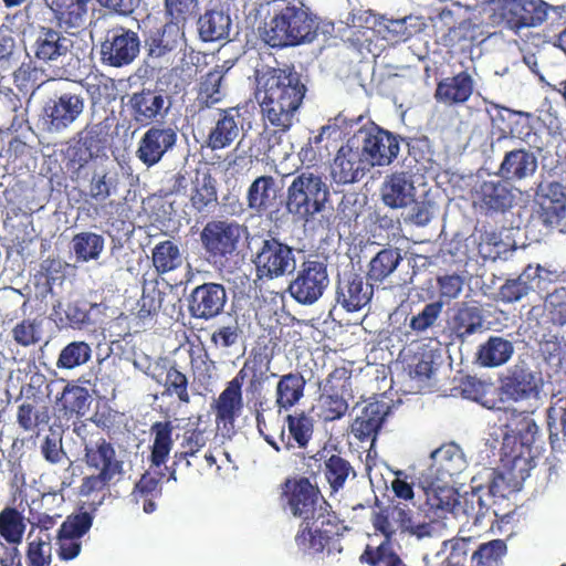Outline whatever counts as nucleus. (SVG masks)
<instances>
[{
    "mask_svg": "<svg viewBox=\"0 0 566 566\" xmlns=\"http://www.w3.org/2000/svg\"><path fill=\"white\" fill-rule=\"evenodd\" d=\"M511 491L506 478L494 469L484 468L472 479V491L464 495L459 494L454 489L440 490L438 495L430 493L426 501L431 518L444 522L448 526V514L459 521H467L472 517L478 522L499 500H503Z\"/></svg>",
    "mask_w": 566,
    "mask_h": 566,
    "instance_id": "nucleus-1",
    "label": "nucleus"
},
{
    "mask_svg": "<svg viewBox=\"0 0 566 566\" xmlns=\"http://www.w3.org/2000/svg\"><path fill=\"white\" fill-rule=\"evenodd\" d=\"M306 92L301 76L292 69L272 70L258 80L255 98L266 125L285 133L298 122V108Z\"/></svg>",
    "mask_w": 566,
    "mask_h": 566,
    "instance_id": "nucleus-2",
    "label": "nucleus"
},
{
    "mask_svg": "<svg viewBox=\"0 0 566 566\" xmlns=\"http://www.w3.org/2000/svg\"><path fill=\"white\" fill-rule=\"evenodd\" d=\"M85 463L96 473L83 478L80 494L90 497L99 495L97 504H102L109 488L120 482L125 475L122 452L102 437L91 436L84 440Z\"/></svg>",
    "mask_w": 566,
    "mask_h": 566,
    "instance_id": "nucleus-3",
    "label": "nucleus"
},
{
    "mask_svg": "<svg viewBox=\"0 0 566 566\" xmlns=\"http://www.w3.org/2000/svg\"><path fill=\"white\" fill-rule=\"evenodd\" d=\"M329 197L327 178L316 170L305 169L292 176L285 208L294 220L306 224L326 210Z\"/></svg>",
    "mask_w": 566,
    "mask_h": 566,
    "instance_id": "nucleus-4",
    "label": "nucleus"
},
{
    "mask_svg": "<svg viewBox=\"0 0 566 566\" xmlns=\"http://www.w3.org/2000/svg\"><path fill=\"white\" fill-rule=\"evenodd\" d=\"M494 109L495 115H491L490 150L494 154L497 150L505 149L496 176L511 185H523L537 171V155L527 148L506 149L514 139L511 132L502 128L499 122L504 119L503 113L511 114L507 109L501 111L496 107Z\"/></svg>",
    "mask_w": 566,
    "mask_h": 566,
    "instance_id": "nucleus-5",
    "label": "nucleus"
},
{
    "mask_svg": "<svg viewBox=\"0 0 566 566\" xmlns=\"http://www.w3.org/2000/svg\"><path fill=\"white\" fill-rule=\"evenodd\" d=\"M533 410L526 408L522 412H511L505 424L492 433L495 443L492 447H499L500 454L505 455L514 468L533 457L532 448L541 440L539 428L531 416Z\"/></svg>",
    "mask_w": 566,
    "mask_h": 566,
    "instance_id": "nucleus-6",
    "label": "nucleus"
},
{
    "mask_svg": "<svg viewBox=\"0 0 566 566\" xmlns=\"http://www.w3.org/2000/svg\"><path fill=\"white\" fill-rule=\"evenodd\" d=\"M373 525L386 538L394 539L398 533L408 534L417 539L441 537L447 531L444 522L431 518L428 512L422 516L406 504L387 506L373 517Z\"/></svg>",
    "mask_w": 566,
    "mask_h": 566,
    "instance_id": "nucleus-7",
    "label": "nucleus"
},
{
    "mask_svg": "<svg viewBox=\"0 0 566 566\" xmlns=\"http://www.w3.org/2000/svg\"><path fill=\"white\" fill-rule=\"evenodd\" d=\"M316 36V23L303 3H287L265 24L262 38L273 48L312 42Z\"/></svg>",
    "mask_w": 566,
    "mask_h": 566,
    "instance_id": "nucleus-8",
    "label": "nucleus"
},
{
    "mask_svg": "<svg viewBox=\"0 0 566 566\" xmlns=\"http://www.w3.org/2000/svg\"><path fill=\"white\" fill-rule=\"evenodd\" d=\"M431 464L420 474L419 484L426 494V501L430 493L440 490L453 489L452 478L460 474L467 467L462 450L454 443H449L434 450L431 455Z\"/></svg>",
    "mask_w": 566,
    "mask_h": 566,
    "instance_id": "nucleus-9",
    "label": "nucleus"
},
{
    "mask_svg": "<svg viewBox=\"0 0 566 566\" xmlns=\"http://www.w3.org/2000/svg\"><path fill=\"white\" fill-rule=\"evenodd\" d=\"M548 10L560 14L563 8L551 7L543 0H501L494 18L495 22L520 32L524 28L542 24L547 19Z\"/></svg>",
    "mask_w": 566,
    "mask_h": 566,
    "instance_id": "nucleus-10",
    "label": "nucleus"
},
{
    "mask_svg": "<svg viewBox=\"0 0 566 566\" xmlns=\"http://www.w3.org/2000/svg\"><path fill=\"white\" fill-rule=\"evenodd\" d=\"M544 380L541 371L532 369L525 360H518L507 369L503 391L512 400L536 409L541 402Z\"/></svg>",
    "mask_w": 566,
    "mask_h": 566,
    "instance_id": "nucleus-11",
    "label": "nucleus"
},
{
    "mask_svg": "<svg viewBox=\"0 0 566 566\" xmlns=\"http://www.w3.org/2000/svg\"><path fill=\"white\" fill-rule=\"evenodd\" d=\"M254 264L259 279H277L296 269L294 249L279 239H262L255 252Z\"/></svg>",
    "mask_w": 566,
    "mask_h": 566,
    "instance_id": "nucleus-12",
    "label": "nucleus"
},
{
    "mask_svg": "<svg viewBox=\"0 0 566 566\" xmlns=\"http://www.w3.org/2000/svg\"><path fill=\"white\" fill-rule=\"evenodd\" d=\"M329 284L326 265L321 261H305L289 285L291 296L303 305L316 303Z\"/></svg>",
    "mask_w": 566,
    "mask_h": 566,
    "instance_id": "nucleus-13",
    "label": "nucleus"
},
{
    "mask_svg": "<svg viewBox=\"0 0 566 566\" xmlns=\"http://www.w3.org/2000/svg\"><path fill=\"white\" fill-rule=\"evenodd\" d=\"M139 51L138 34L122 25L108 29L101 44L103 63L115 67L130 64L138 56Z\"/></svg>",
    "mask_w": 566,
    "mask_h": 566,
    "instance_id": "nucleus-14",
    "label": "nucleus"
},
{
    "mask_svg": "<svg viewBox=\"0 0 566 566\" xmlns=\"http://www.w3.org/2000/svg\"><path fill=\"white\" fill-rule=\"evenodd\" d=\"M370 167L389 165L399 153V140L391 133L371 125L353 135Z\"/></svg>",
    "mask_w": 566,
    "mask_h": 566,
    "instance_id": "nucleus-15",
    "label": "nucleus"
},
{
    "mask_svg": "<svg viewBox=\"0 0 566 566\" xmlns=\"http://www.w3.org/2000/svg\"><path fill=\"white\" fill-rule=\"evenodd\" d=\"M84 108L85 98L81 93L70 91L51 97L44 106L48 129L51 133L66 130L78 119Z\"/></svg>",
    "mask_w": 566,
    "mask_h": 566,
    "instance_id": "nucleus-16",
    "label": "nucleus"
},
{
    "mask_svg": "<svg viewBox=\"0 0 566 566\" xmlns=\"http://www.w3.org/2000/svg\"><path fill=\"white\" fill-rule=\"evenodd\" d=\"M244 228L234 221L216 220L208 222L200 233L206 251L213 258L232 254Z\"/></svg>",
    "mask_w": 566,
    "mask_h": 566,
    "instance_id": "nucleus-17",
    "label": "nucleus"
},
{
    "mask_svg": "<svg viewBox=\"0 0 566 566\" xmlns=\"http://www.w3.org/2000/svg\"><path fill=\"white\" fill-rule=\"evenodd\" d=\"M284 500L287 510L295 517L302 518L303 523L315 520L319 513H324L318 491L306 479L286 483Z\"/></svg>",
    "mask_w": 566,
    "mask_h": 566,
    "instance_id": "nucleus-18",
    "label": "nucleus"
},
{
    "mask_svg": "<svg viewBox=\"0 0 566 566\" xmlns=\"http://www.w3.org/2000/svg\"><path fill=\"white\" fill-rule=\"evenodd\" d=\"M366 159L354 136L343 145L332 165V176L338 184L359 181L370 170Z\"/></svg>",
    "mask_w": 566,
    "mask_h": 566,
    "instance_id": "nucleus-19",
    "label": "nucleus"
},
{
    "mask_svg": "<svg viewBox=\"0 0 566 566\" xmlns=\"http://www.w3.org/2000/svg\"><path fill=\"white\" fill-rule=\"evenodd\" d=\"M127 107L135 123L148 126L159 123L166 117L170 102L160 91L143 90L129 96Z\"/></svg>",
    "mask_w": 566,
    "mask_h": 566,
    "instance_id": "nucleus-20",
    "label": "nucleus"
},
{
    "mask_svg": "<svg viewBox=\"0 0 566 566\" xmlns=\"http://www.w3.org/2000/svg\"><path fill=\"white\" fill-rule=\"evenodd\" d=\"M389 405L385 401H370L357 403L353 408L354 419L350 426L352 434L360 442L370 447L389 413Z\"/></svg>",
    "mask_w": 566,
    "mask_h": 566,
    "instance_id": "nucleus-21",
    "label": "nucleus"
},
{
    "mask_svg": "<svg viewBox=\"0 0 566 566\" xmlns=\"http://www.w3.org/2000/svg\"><path fill=\"white\" fill-rule=\"evenodd\" d=\"M227 292L222 284L203 283L195 287L188 297V311L191 317L209 321L224 308Z\"/></svg>",
    "mask_w": 566,
    "mask_h": 566,
    "instance_id": "nucleus-22",
    "label": "nucleus"
},
{
    "mask_svg": "<svg viewBox=\"0 0 566 566\" xmlns=\"http://www.w3.org/2000/svg\"><path fill=\"white\" fill-rule=\"evenodd\" d=\"M177 142V133L169 126H151L138 142L136 157L146 166L158 164Z\"/></svg>",
    "mask_w": 566,
    "mask_h": 566,
    "instance_id": "nucleus-23",
    "label": "nucleus"
},
{
    "mask_svg": "<svg viewBox=\"0 0 566 566\" xmlns=\"http://www.w3.org/2000/svg\"><path fill=\"white\" fill-rule=\"evenodd\" d=\"M548 271L541 265H527L523 272L513 279H507L499 289V297L504 303L520 302L531 292L543 290Z\"/></svg>",
    "mask_w": 566,
    "mask_h": 566,
    "instance_id": "nucleus-24",
    "label": "nucleus"
},
{
    "mask_svg": "<svg viewBox=\"0 0 566 566\" xmlns=\"http://www.w3.org/2000/svg\"><path fill=\"white\" fill-rule=\"evenodd\" d=\"M92 516L84 512L62 523L56 539L59 556L64 560L75 558L81 552V537L91 528Z\"/></svg>",
    "mask_w": 566,
    "mask_h": 566,
    "instance_id": "nucleus-25",
    "label": "nucleus"
},
{
    "mask_svg": "<svg viewBox=\"0 0 566 566\" xmlns=\"http://www.w3.org/2000/svg\"><path fill=\"white\" fill-rule=\"evenodd\" d=\"M334 534V526L328 517L319 513L315 520L302 523L295 542L303 552L316 554L323 552Z\"/></svg>",
    "mask_w": 566,
    "mask_h": 566,
    "instance_id": "nucleus-26",
    "label": "nucleus"
},
{
    "mask_svg": "<svg viewBox=\"0 0 566 566\" xmlns=\"http://www.w3.org/2000/svg\"><path fill=\"white\" fill-rule=\"evenodd\" d=\"M381 199L392 209L405 208L415 202L416 187L409 172H395L387 176L381 186Z\"/></svg>",
    "mask_w": 566,
    "mask_h": 566,
    "instance_id": "nucleus-27",
    "label": "nucleus"
},
{
    "mask_svg": "<svg viewBox=\"0 0 566 566\" xmlns=\"http://www.w3.org/2000/svg\"><path fill=\"white\" fill-rule=\"evenodd\" d=\"M474 88L473 76L464 71L441 80L437 84L434 98L446 106H455L465 103L473 94Z\"/></svg>",
    "mask_w": 566,
    "mask_h": 566,
    "instance_id": "nucleus-28",
    "label": "nucleus"
},
{
    "mask_svg": "<svg viewBox=\"0 0 566 566\" xmlns=\"http://www.w3.org/2000/svg\"><path fill=\"white\" fill-rule=\"evenodd\" d=\"M513 199L512 185L503 179L486 180L475 188L474 203L485 210L504 211Z\"/></svg>",
    "mask_w": 566,
    "mask_h": 566,
    "instance_id": "nucleus-29",
    "label": "nucleus"
},
{
    "mask_svg": "<svg viewBox=\"0 0 566 566\" xmlns=\"http://www.w3.org/2000/svg\"><path fill=\"white\" fill-rule=\"evenodd\" d=\"M271 363L272 358L265 352L253 349L234 379L243 385L244 379L249 378L248 391L252 394L259 392L270 377L276 376L275 374L269 375Z\"/></svg>",
    "mask_w": 566,
    "mask_h": 566,
    "instance_id": "nucleus-30",
    "label": "nucleus"
},
{
    "mask_svg": "<svg viewBox=\"0 0 566 566\" xmlns=\"http://www.w3.org/2000/svg\"><path fill=\"white\" fill-rule=\"evenodd\" d=\"M217 181L208 171H196L191 179L190 207L202 217L214 211L218 203Z\"/></svg>",
    "mask_w": 566,
    "mask_h": 566,
    "instance_id": "nucleus-31",
    "label": "nucleus"
},
{
    "mask_svg": "<svg viewBox=\"0 0 566 566\" xmlns=\"http://www.w3.org/2000/svg\"><path fill=\"white\" fill-rule=\"evenodd\" d=\"M371 296L373 286L357 275L340 280L336 290V302L347 312L361 310Z\"/></svg>",
    "mask_w": 566,
    "mask_h": 566,
    "instance_id": "nucleus-32",
    "label": "nucleus"
},
{
    "mask_svg": "<svg viewBox=\"0 0 566 566\" xmlns=\"http://www.w3.org/2000/svg\"><path fill=\"white\" fill-rule=\"evenodd\" d=\"M280 187L272 176L258 177L247 193L248 207L258 214H263L276 206Z\"/></svg>",
    "mask_w": 566,
    "mask_h": 566,
    "instance_id": "nucleus-33",
    "label": "nucleus"
},
{
    "mask_svg": "<svg viewBox=\"0 0 566 566\" xmlns=\"http://www.w3.org/2000/svg\"><path fill=\"white\" fill-rule=\"evenodd\" d=\"M305 385L306 380L301 373L280 376L274 390V403L279 413L291 410L303 399Z\"/></svg>",
    "mask_w": 566,
    "mask_h": 566,
    "instance_id": "nucleus-34",
    "label": "nucleus"
},
{
    "mask_svg": "<svg viewBox=\"0 0 566 566\" xmlns=\"http://www.w3.org/2000/svg\"><path fill=\"white\" fill-rule=\"evenodd\" d=\"M72 46L70 36L52 29H42L35 42V56L43 62H56L65 57Z\"/></svg>",
    "mask_w": 566,
    "mask_h": 566,
    "instance_id": "nucleus-35",
    "label": "nucleus"
},
{
    "mask_svg": "<svg viewBox=\"0 0 566 566\" xmlns=\"http://www.w3.org/2000/svg\"><path fill=\"white\" fill-rule=\"evenodd\" d=\"M514 345L502 336H490L478 347L476 363L486 368H496L506 364L514 354Z\"/></svg>",
    "mask_w": 566,
    "mask_h": 566,
    "instance_id": "nucleus-36",
    "label": "nucleus"
},
{
    "mask_svg": "<svg viewBox=\"0 0 566 566\" xmlns=\"http://www.w3.org/2000/svg\"><path fill=\"white\" fill-rule=\"evenodd\" d=\"M239 122L240 115L235 108L222 111L220 118L209 133V147L216 150L230 146L240 134Z\"/></svg>",
    "mask_w": 566,
    "mask_h": 566,
    "instance_id": "nucleus-37",
    "label": "nucleus"
},
{
    "mask_svg": "<svg viewBox=\"0 0 566 566\" xmlns=\"http://www.w3.org/2000/svg\"><path fill=\"white\" fill-rule=\"evenodd\" d=\"M226 71L222 66H216L202 75L198 83V104L205 107H212L220 103L227 95L224 82Z\"/></svg>",
    "mask_w": 566,
    "mask_h": 566,
    "instance_id": "nucleus-38",
    "label": "nucleus"
},
{
    "mask_svg": "<svg viewBox=\"0 0 566 566\" xmlns=\"http://www.w3.org/2000/svg\"><path fill=\"white\" fill-rule=\"evenodd\" d=\"M46 318L36 315L34 317H27L18 322L10 331V336L13 342L24 348L36 346L45 340L46 336Z\"/></svg>",
    "mask_w": 566,
    "mask_h": 566,
    "instance_id": "nucleus-39",
    "label": "nucleus"
},
{
    "mask_svg": "<svg viewBox=\"0 0 566 566\" xmlns=\"http://www.w3.org/2000/svg\"><path fill=\"white\" fill-rule=\"evenodd\" d=\"M197 24L200 39L214 42L228 39L231 19L221 10H210L199 18Z\"/></svg>",
    "mask_w": 566,
    "mask_h": 566,
    "instance_id": "nucleus-40",
    "label": "nucleus"
},
{
    "mask_svg": "<svg viewBox=\"0 0 566 566\" xmlns=\"http://www.w3.org/2000/svg\"><path fill=\"white\" fill-rule=\"evenodd\" d=\"M243 408L242 385L237 379L228 382L226 389L220 394L217 402V420L224 426L232 423Z\"/></svg>",
    "mask_w": 566,
    "mask_h": 566,
    "instance_id": "nucleus-41",
    "label": "nucleus"
},
{
    "mask_svg": "<svg viewBox=\"0 0 566 566\" xmlns=\"http://www.w3.org/2000/svg\"><path fill=\"white\" fill-rule=\"evenodd\" d=\"M181 45L182 38L177 23L166 24L147 41L148 54L156 59L168 57Z\"/></svg>",
    "mask_w": 566,
    "mask_h": 566,
    "instance_id": "nucleus-42",
    "label": "nucleus"
},
{
    "mask_svg": "<svg viewBox=\"0 0 566 566\" xmlns=\"http://www.w3.org/2000/svg\"><path fill=\"white\" fill-rule=\"evenodd\" d=\"M452 328L462 340L480 333L483 328L481 308L475 305L462 304L452 317Z\"/></svg>",
    "mask_w": 566,
    "mask_h": 566,
    "instance_id": "nucleus-43",
    "label": "nucleus"
},
{
    "mask_svg": "<svg viewBox=\"0 0 566 566\" xmlns=\"http://www.w3.org/2000/svg\"><path fill=\"white\" fill-rule=\"evenodd\" d=\"M403 261L396 248L380 250L369 262L368 277L374 282H384L390 277Z\"/></svg>",
    "mask_w": 566,
    "mask_h": 566,
    "instance_id": "nucleus-44",
    "label": "nucleus"
},
{
    "mask_svg": "<svg viewBox=\"0 0 566 566\" xmlns=\"http://www.w3.org/2000/svg\"><path fill=\"white\" fill-rule=\"evenodd\" d=\"M27 558L32 566H50L52 562V536L49 532L32 527L28 535Z\"/></svg>",
    "mask_w": 566,
    "mask_h": 566,
    "instance_id": "nucleus-45",
    "label": "nucleus"
},
{
    "mask_svg": "<svg viewBox=\"0 0 566 566\" xmlns=\"http://www.w3.org/2000/svg\"><path fill=\"white\" fill-rule=\"evenodd\" d=\"M286 423L290 431L287 436V440H285V433L282 430L280 434V440L283 443L285 449H291L293 444L291 443V439H293L298 448H305L312 437L313 433V420L304 412L287 415Z\"/></svg>",
    "mask_w": 566,
    "mask_h": 566,
    "instance_id": "nucleus-46",
    "label": "nucleus"
},
{
    "mask_svg": "<svg viewBox=\"0 0 566 566\" xmlns=\"http://www.w3.org/2000/svg\"><path fill=\"white\" fill-rule=\"evenodd\" d=\"M210 339L217 349L227 353L237 352L243 343V331L237 318H229L214 328Z\"/></svg>",
    "mask_w": 566,
    "mask_h": 566,
    "instance_id": "nucleus-47",
    "label": "nucleus"
},
{
    "mask_svg": "<svg viewBox=\"0 0 566 566\" xmlns=\"http://www.w3.org/2000/svg\"><path fill=\"white\" fill-rule=\"evenodd\" d=\"M150 431L154 434L150 461L158 468L167 461L172 449V424L169 421H158L151 426Z\"/></svg>",
    "mask_w": 566,
    "mask_h": 566,
    "instance_id": "nucleus-48",
    "label": "nucleus"
},
{
    "mask_svg": "<svg viewBox=\"0 0 566 566\" xmlns=\"http://www.w3.org/2000/svg\"><path fill=\"white\" fill-rule=\"evenodd\" d=\"M25 528V517L15 507L8 506L0 512V536L8 544H21Z\"/></svg>",
    "mask_w": 566,
    "mask_h": 566,
    "instance_id": "nucleus-49",
    "label": "nucleus"
},
{
    "mask_svg": "<svg viewBox=\"0 0 566 566\" xmlns=\"http://www.w3.org/2000/svg\"><path fill=\"white\" fill-rule=\"evenodd\" d=\"M324 473L333 492L343 489L348 480H353L356 476L352 464L337 454L331 455L325 461Z\"/></svg>",
    "mask_w": 566,
    "mask_h": 566,
    "instance_id": "nucleus-50",
    "label": "nucleus"
},
{
    "mask_svg": "<svg viewBox=\"0 0 566 566\" xmlns=\"http://www.w3.org/2000/svg\"><path fill=\"white\" fill-rule=\"evenodd\" d=\"M182 253L178 245L166 240L155 245L153 250V263L157 272L167 273L181 266Z\"/></svg>",
    "mask_w": 566,
    "mask_h": 566,
    "instance_id": "nucleus-51",
    "label": "nucleus"
},
{
    "mask_svg": "<svg viewBox=\"0 0 566 566\" xmlns=\"http://www.w3.org/2000/svg\"><path fill=\"white\" fill-rule=\"evenodd\" d=\"M104 238L94 232H81L74 235L72 249L78 261L97 260L104 250Z\"/></svg>",
    "mask_w": 566,
    "mask_h": 566,
    "instance_id": "nucleus-52",
    "label": "nucleus"
},
{
    "mask_svg": "<svg viewBox=\"0 0 566 566\" xmlns=\"http://www.w3.org/2000/svg\"><path fill=\"white\" fill-rule=\"evenodd\" d=\"M548 428L552 448H566V399L558 400L557 405L548 410Z\"/></svg>",
    "mask_w": 566,
    "mask_h": 566,
    "instance_id": "nucleus-53",
    "label": "nucleus"
},
{
    "mask_svg": "<svg viewBox=\"0 0 566 566\" xmlns=\"http://www.w3.org/2000/svg\"><path fill=\"white\" fill-rule=\"evenodd\" d=\"M92 356V348L85 342H72L60 353L56 366L63 369H73L86 364Z\"/></svg>",
    "mask_w": 566,
    "mask_h": 566,
    "instance_id": "nucleus-54",
    "label": "nucleus"
},
{
    "mask_svg": "<svg viewBox=\"0 0 566 566\" xmlns=\"http://www.w3.org/2000/svg\"><path fill=\"white\" fill-rule=\"evenodd\" d=\"M60 406L71 415H85L91 405L88 391L80 386H66L59 399Z\"/></svg>",
    "mask_w": 566,
    "mask_h": 566,
    "instance_id": "nucleus-55",
    "label": "nucleus"
},
{
    "mask_svg": "<svg viewBox=\"0 0 566 566\" xmlns=\"http://www.w3.org/2000/svg\"><path fill=\"white\" fill-rule=\"evenodd\" d=\"M392 539L385 537L377 547L367 545L361 559L374 566H401L402 563L392 549Z\"/></svg>",
    "mask_w": 566,
    "mask_h": 566,
    "instance_id": "nucleus-56",
    "label": "nucleus"
},
{
    "mask_svg": "<svg viewBox=\"0 0 566 566\" xmlns=\"http://www.w3.org/2000/svg\"><path fill=\"white\" fill-rule=\"evenodd\" d=\"M92 307L93 305L85 301H75L67 303L65 307L59 302L53 306V310L56 315H60L61 311L64 313L70 327L82 328L90 323V310Z\"/></svg>",
    "mask_w": 566,
    "mask_h": 566,
    "instance_id": "nucleus-57",
    "label": "nucleus"
},
{
    "mask_svg": "<svg viewBox=\"0 0 566 566\" xmlns=\"http://www.w3.org/2000/svg\"><path fill=\"white\" fill-rule=\"evenodd\" d=\"M506 553V545L501 539H494L483 544L472 555V560L478 566H499Z\"/></svg>",
    "mask_w": 566,
    "mask_h": 566,
    "instance_id": "nucleus-58",
    "label": "nucleus"
},
{
    "mask_svg": "<svg viewBox=\"0 0 566 566\" xmlns=\"http://www.w3.org/2000/svg\"><path fill=\"white\" fill-rule=\"evenodd\" d=\"M442 313V302H432L427 304L420 313L413 315L409 327L417 334L426 333L433 327Z\"/></svg>",
    "mask_w": 566,
    "mask_h": 566,
    "instance_id": "nucleus-59",
    "label": "nucleus"
},
{
    "mask_svg": "<svg viewBox=\"0 0 566 566\" xmlns=\"http://www.w3.org/2000/svg\"><path fill=\"white\" fill-rule=\"evenodd\" d=\"M539 205V219L549 228H557L559 232H566V202Z\"/></svg>",
    "mask_w": 566,
    "mask_h": 566,
    "instance_id": "nucleus-60",
    "label": "nucleus"
},
{
    "mask_svg": "<svg viewBox=\"0 0 566 566\" xmlns=\"http://www.w3.org/2000/svg\"><path fill=\"white\" fill-rule=\"evenodd\" d=\"M166 392L170 396L176 395L184 403H189L188 379L185 374L175 367H170L165 378Z\"/></svg>",
    "mask_w": 566,
    "mask_h": 566,
    "instance_id": "nucleus-61",
    "label": "nucleus"
},
{
    "mask_svg": "<svg viewBox=\"0 0 566 566\" xmlns=\"http://www.w3.org/2000/svg\"><path fill=\"white\" fill-rule=\"evenodd\" d=\"M322 415L324 420L333 421L340 419L348 409V403L343 396L337 392L324 394L321 396Z\"/></svg>",
    "mask_w": 566,
    "mask_h": 566,
    "instance_id": "nucleus-62",
    "label": "nucleus"
},
{
    "mask_svg": "<svg viewBox=\"0 0 566 566\" xmlns=\"http://www.w3.org/2000/svg\"><path fill=\"white\" fill-rule=\"evenodd\" d=\"M464 280L458 274H447L437 279V285L439 290V301L444 303L457 298L463 289Z\"/></svg>",
    "mask_w": 566,
    "mask_h": 566,
    "instance_id": "nucleus-63",
    "label": "nucleus"
},
{
    "mask_svg": "<svg viewBox=\"0 0 566 566\" xmlns=\"http://www.w3.org/2000/svg\"><path fill=\"white\" fill-rule=\"evenodd\" d=\"M535 200L537 203L566 202L565 188L558 181H542L537 185Z\"/></svg>",
    "mask_w": 566,
    "mask_h": 566,
    "instance_id": "nucleus-64",
    "label": "nucleus"
}]
</instances>
